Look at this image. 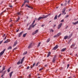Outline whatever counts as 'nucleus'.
Masks as SVG:
<instances>
[{
  "label": "nucleus",
  "mask_w": 78,
  "mask_h": 78,
  "mask_svg": "<svg viewBox=\"0 0 78 78\" xmlns=\"http://www.w3.org/2000/svg\"><path fill=\"white\" fill-rule=\"evenodd\" d=\"M50 15V14H48L47 15L45 16V15H43V17H40L38 19V21H39L41 19H45L46 18H47Z\"/></svg>",
  "instance_id": "f257e3e1"
},
{
  "label": "nucleus",
  "mask_w": 78,
  "mask_h": 78,
  "mask_svg": "<svg viewBox=\"0 0 78 78\" xmlns=\"http://www.w3.org/2000/svg\"><path fill=\"white\" fill-rule=\"evenodd\" d=\"M5 49H4L3 51H2L0 53V57H1L2 55L3 54V53H5Z\"/></svg>",
  "instance_id": "f03ea898"
},
{
  "label": "nucleus",
  "mask_w": 78,
  "mask_h": 78,
  "mask_svg": "<svg viewBox=\"0 0 78 78\" xmlns=\"http://www.w3.org/2000/svg\"><path fill=\"white\" fill-rule=\"evenodd\" d=\"M62 25V23H60V24L58 26V30L60 29V28L61 27Z\"/></svg>",
  "instance_id": "7ed1b4c3"
},
{
  "label": "nucleus",
  "mask_w": 78,
  "mask_h": 78,
  "mask_svg": "<svg viewBox=\"0 0 78 78\" xmlns=\"http://www.w3.org/2000/svg\"><path fill=\"white\" fill-rule=\"evenodd\" d=\"M66 8H64L62 10V12L63 13V14H66V12H65L66 11Z\"/></svg>",
  "instance_id": "20e7f679"
},
{
  "label": "nucleus",
  "mask_w": 78,
  "mask_h": 78,
  "mask_svg": "<svg viewBox=\"0 0 78 78\" xmlns=\"http://www.w3.org/2000/svg\"><path fill=\"white\" fill-rule=\"evenodd\" d=\"M55 61H56V55H55L54 57L53 58V59L52 62L53 63L55 62Z\"/></svg>",
  "instance_id": "39448f33"
},
{
  "label": "nucleus",
  "mask_w": 78,
  "mask_h": 78,
  "mask_svg": "<svg viewBox=\"0 0 78 78\" xmlns=\"http://www.w3.org/2000/svg\"><path fill=\"white\" fill-rule=\"evenodd\" d=\"M75 45L76 44H73L70 47L71 48H73L74 47H75Z\"/></svg>",
  "instance_id": "423d86ee"
},
{
  "label": "nucleus",
  "mask_w": 78,
  "mask_h": 78,
  "mask_svg": "<svg viewBox=\"0 0 78 78\" xmlns=\"http://www.w3.org/2000/svg\"><path fill=\"white\" fill-rule=\"evenodd\" d=\"M58 48V45H56L54 47V48H53L52 50H56V49H57Z\"/></svg>",
  "instance_id": "0eeeda50"
},
{
  "label": "nucleus",
  "mask_w": 78,
  "mask_h": 78,
  "mask_svg": "<svg viewBox=\"0 0 78 78\" xmlns=\"http://www.w3.org/2000/svg\"><path fill=\"white\" fill-rule=\"evenodd\" d=\"M32 47V43H31L30 44H29V45L28 47V48L30 49V48H31Z\"/></svg>",
  "instance_id": "6e6552de"
},
{
  "label": "nucleus",
  "mask_w": 78,
  "mask_h": 78,
  "mask_svg": "<svg viewBox=\"0 0 78 78\" xmlns=\"http://www.w3.org/2000/svg\"><path fill=\"white\" fill-rule=\"evenodd\" d=\"M72 35H73V33H71L69 36H68V39H70V38L71 37H72Z\"/></svg>",
  "instance_id": "1a4fd4ad"
},
{
  "label": "nucleus",
  "mask_w": 78,
  "mask_h": 78,
  "mask_svg": "<svg viewBox=\"0 0 78 78\" xmlns=\"http://www.w3.org/2000/svg\"><path fill=\"white\" fill-rule=\"evenodd\" d=\"M24 58H25V57H23L21 59V64H22L23 63V60H24Z\"/></svg>",
  "instance_id": "9d476101"
},
{
  "label": "nucleus",
  "mask_w": 78,
  "mask_h": 78,
  "mask_svg": "<svg viewBox=\"0 0 78 78\" xmlns=\"http://www.w3.org/2000/svg\"><path fill=\"white\" fill-rule=\"evenodd\" d=\"M26 6L28 7V8H31V9H33V7H31V6H29L27 4L26 5Z\"/></svg>",
  "instance_id": "9b49d317"
},
{
  "label": "nucleus",
  "mask_w": 78,
  "mask_h": 78,
  "mask_svg": "<svg viewBox=\"0 0 78 78\" xmlns=\"http://www.w3.org/2000/svg\"><path fill=\"white\" fill-rule=\"evenodd\" d=\"M26 3H29V1L28 0H25L24 2V4H25Z\"/></svg>",
  "instance_id": "f8f14e48"
},
{
  "label": "nucleus",
  "mask_w": 78,
  "mask_h": 78,
  "mask_svg": "<svg viewBox=\"0 0 78 78\" xmlns=\"http://www.w3.org/2000/svg\"><path fill=\"white\" fill-rule=\"evenodd\" d=\"M20 17H18L17 19V20H16L15 21V22H19V20H20Z\"/></svg>",
  "instance_id": "ddd939ff"
},
{
  "label": "nucleus",
  "mask_w": 78,
  "mask_h": 78,
  "mask_svg": "<svg viewBox=\"0 0 78 78\" xmlns=\"http://www.w3.org/2000/svg\"><path fill=\"white\" fill-rule=\"evenodd\" d=\"M23 34V32H20V34H19V37H20L21 36V35H22Z\"/></svg>",
  "instance_id": "4468645a"
},
{
  "label": "nucleus",
  "mask_w": 78,
  "mask_h": 78,
  "mask_svg": "<svg viewBox=\"0 0 78 78\" xmlns=\"http://www.w3.org/2000/svg\"><path fill=\"white\" fill-rule=\"evenodd\" d=\"M17 44V41H16L14 43V44L13 45V47H15V46L16 45V44Z\"/></svg>",
  "instance_id": "2eb2a0df"
},
{
  "label": "nucleus",
  "mask_w": 78,
  "mask_h": 78,
  "mask_svg": "<svg viewBox=\"0 0 78 78\" xmlns=\"http://www.w3.org/2000/svg\"><path fill=\"white\" fill-rule=\"evenodd\" d=\"M66 50V48H63L62 49H61V51H62V52Z\"/></svg>",
  "instance_id": "dca6fc26"
},
{
  "label": "nucleus",
  "mask_w": 78,
  "mask_h": 78,
  "mask_svg": "<svg viewBox=\"0 0 78 78\" xmlns=\"http://www.w3.org/2000/svg\"><path fill=\"white\" fill-rule=\"evenodd\" d=\"M13 73V72H11V73H9L10 78H11Z\"/></svg>",
  "instance_id": "f3484780"
},
{
  "label": "nucleus",
  "mask_w": 78,
  "mask_h": 78,
  "mask_svg": "<svg viewBox=\"0 0 78 78\" xmlns=\"http://www.w3.org/2000/svg\"><path fill=\"white\" fill-rule=\"evenodd\" d=\"M50 54H51V52H49L47 55V57H49L50 55Z\"/></svg>",
  "instance_id": "a211bd4d"
},
{
  "label": "nucleus",
  "mask_w": 78,
  "mask_h": 78,
  "mask_svg": "<svg viewBox=\"0 0 78 78\" xmlns=\"http://www.w3.org/2000/svg\"><path fill=\"white\" fill-rule=\"evenodd\" d=\"M73 23V25H76V24H78V21H77L74 23Z\"/></svg>",
  "instance_id": "6ab92c4d"
},
{
  "label": "nucleus",
  "mask_w": 78,
  "mask_h": 78,
  "mask_svg": "<svg viewBox=\"0 0 78 78\" xmlns=\"http://www.w3.org/2000/svg\"><path fill=\"white\" fill-rule=\"evenodd\" d=\"M68 36H65L64 37V39H68Z\"/></svg>",
  "instance_id": "aec40b11"
},
{
  "label": "nucleus",
  "mask_w": 78,
  "mask_h": 78,
  "mask_svg": "<svg viewBox=\"0 0 78 78\" xmlns=\"http://www.w3.org/2000/svg\"><path fill=\"white\" fill-rule=\"evenodd\" d=\"M35 22V20H34L33 22L31 24V26H33L34 25V23Z\"/></svg>",
  "instance_id": "412c9836"
},
{
  "label": "nucleus",
  "mask_w": 78,
  "mask_h": 78,
  "mask_svg": "<svg viewBox=\"0 0 78 78\" xmlns=\"http://www.w3.org/2000/svg\"><path fill=\"white\" fill-rule=\"evenodd\" d=\"M5 72H6V71H5L4 72V73L3 74V75H2L1 76V77H3V75H5Z\"/></svg>",
  "instance_id": "4be33fe9"
},
{
  "label": "nucleus",
  "mask_w": 78,
  "mask_h": 78,
  "mask_svg": "<svg viewBox=\"0 0 78 78\" xmlns=\"http://www.w3.org/2000/svg\"><path fill=\"white\" fill-rule=\"evenodd\" d=\"M39 31V30H35L34 32V33H35V34H36L37 32Z\"/></svg>",
  "instance_id": "5701e85b"
},
{
  "label": "nucleus",
  "mask_w": 78,
  "mask_h": 78,
  "mask_svg": "<svg viewBox=\"0 0 78 78\" xmlns=\"http://www.w3.org/2000/svg\"><path fill=\"white\" fill-rule=\"evenodd\" d=\"M54 19V20H56L57 19V15L55 16Z\"/></svg>",
  "instance_id": "b1692460"
},
{
  "label": "nucleus",
  "mask_w": 78,
  "mask_h": 78,
  "mask_svg": "<svg viewBox=\"0 0 78 78\" xmlns=\"http://www.w3.org/2000/svg\"><path fill=\"white\" fill-rule=\"evenodd\" d=\"M12 49V47L11 46H9L8 48V50H9Z\"/></svg>",
  "instance_id": "393cba45"
},
{
  "label": "nucleus",
  "mask_w": 78,
  "mask_h": 78,
  "mask_svg": "<svg viewBox=\"0 0 78 78\" xmlns=\"http://www.w3.org/2000/svg\"><path fill=\"white\" fill-rule=\"evenodd\" d=\"M50 38H49L47 40V42H50Z\"/></svg>",
  "instance_id": "a878e982"
},
{
  "label": "nucleus",
  "mask_w": 78,
  "mask_h": 78,
  "mask_svg": "<svg viewBox=\"0 0 78 78\" xmlns=\"http://www.w3.org/2000/svg\"><path fill=\"white\" fill-rule=\"evenodd\" d=\"M31 29V25H30V26L28 28V30H30Z\"/></svg>",
  "instance_id": "bb28decb"
},
{
  "label": "nucleus",
  "mask_w": 78,
  "mask_h": 78,
  "mask_svg": "<svg viewBox=\"0 0 78 78\" xmlns=\"http://www.w3.org/2000/svg\"><path fill=\"white\" fill-rule=\"evenodd\" d=\"M61 33H58L57 34L58 37H59V36L61 35Z\"/></svg>",
  "instance_id": "cd10ccee"
},
{
  "label": "nucleus",
  "mask_w": 78,
  "mask_h": 78,
  "mask_svg": "<svg viewBox=\"0 0 78 78\" xmlns=\"http://www.w3.org/2000/svg\"><path fill=\"white\" fill-rule=\"evenodd\" d=\"M41 42H39L37 46V47H39L40 46V45H41Z\"/></svg>",
  "instance_id": "c85d7f7f"
},
{
  "label": "nucleus",
  "mask_w": 78,
  "mask_h": 78,
  "mask_svg": "<svg viewBox=\"0 0 78 78\" xmlns=\"http://www.w3.org/2000/svg\"><path fill=\"white\" fill-rule=\"evenodd\" d=\"M26 35H27V33L23 34V37H25L26 36Z\"/></svg>",
  "instance_id": "c756f323"
},
{
  "label": "nucleus",
  "mask_w": 78,
  "mask_h": 78,
  "mask_svg": "<svg viewBox=\"0 0 78 78\" xmlns=\"http://www.w3.org/2000/svg\"><path fill=\"white\" fill-rule=\"evenodd\" d=\"M8 42V40H6L4 42V43H7V42Z\"/></svg>",
  "instance_id": "7c9ffc66"
},
{
  "label": "nucleus",
  "mask_w": 78,
  "mask_h": 78,
  "mask_svg": "<svg viewBox=\"0 0 78 78\" xmlns=\"http://www.w3.org/2000/svg\"><path fill=\"white\" fill-rule=\"evenodd\" d=\"M58 37L57 35H56L54 36L53 37H54V38Z\"/></svg>",
  "instance_id": "2f4dec72"
},
{
  "label": "nucleus",
  "mask_w": 78,
  "mask_h": 78,
  "mask_svg": "<svg viewBox=\"0 0 78 78\" xmlns=\"http://www.w3.org/2000/svg\"><path fill=\"white\" fill-rule=\"evenodd\" d=\"M5 70V66H4L3 67V69H2V71H3V70Z\"/></svg>",
  "instance_id": "473e14b6"
},
{
  "label": "nucleus",
  "mask_w": 78,
  "mask_h": 78,
  "mask_svg": "<svg viewBox=\"0 0 78 78\" xmlns=\"http://www.w3.org/2000/svg\"><path fill=\"white\" fill-rule=\"evenodd\" d=\"M26 54H27V52L26 51L24 52V53L23 54L24 55H26Z\"/></svg>",
  "instance_id": "72a5a7b5"
},
{
  "label": "nucleus",
  "mask_w": 78,
  "mask_h": 78,
  "mask_svg": "<svg viewBox=\"0 0 78 78\" xmlns=\"http://www.w3.org/2000/svg\"><path fill=\"white\" fill-rule=\"evenodd\" d=\"M17 64L18 65H19L20 64V62L19 61L17 62Z\"/></svg>",
  "instance_id": "f704fd0d"
},
{
  "label": "nucleus",
  "mask_w": 78,
  "mask_h": 78,
  "mask_svg": "<svg viewBox=\"0 0 78 78\" xmlns=\"http://www.w3.org/2000/svg\"><path fill=\"white\" fill-rule=\"evenodd\" d=\"M7 71H8V72H10V69H7Z\"/></svg>",
  "instance_id": "c9c22d12"
},
{
  "label": "nucleus",
  "mask_w": 78,
  "mask_h": 78,
  "mask_svg": "<svg viewBox=\"0 0 78 78\" xmlns=\"http://www.w3.org/2000/svg\"><path fill=\"white\" fill-rule=\"evenodd\" d=\"M9 7H10V8H12V5H9Z\"/></svg>",
  "instance_id": "e433bc0d"
},
{
  "label": "nucleus",
  "mask_w": 78,
  "mask_h": 78,
  "mask_svg": "<svg viewBox=\"0 0 78 78\" xmlns=\"http://www.w3.org/2000/svg\"><path fill=\"white\" fill-rule=\"evenodd\" d=\"M59 69L61 70H62V67H60L59 68Z\"/></svg>",
  "instance_id": "4c0bfd02"
},
{
  "label": "nucleus",
  "mask_w": 78,
  "mask_h": 78,
  "mask_svg": "<svg viewBox=\"0 0 78 78\" xmlns=\"http://www.w3.org/2000/svg\"><path fill=\"white\" fill-rule=\"evenodd\" d=\"M69 66H70V65L69 64H68L67 65V69H68V68H69Z\"/></svg>",
  "instance_id": "58836bf2"
},
{
  "label": "nucleus",
  "mask_w": 78,
  "mask_h": 78,
  "mask_svg": "<svg viewBox=\"0 0 78 78\" xmlns=\"http://www.w3.org/2000/svg\"><path fill=\"white\" fill-rule=\"evenodd\" d=\"M30 69V66H28L27 68V69Z\"/></svg>",
  "instance_id": "ea45409f"
},
{
  "label": "nucleus",
  "mask_w": 78,
  "mask_h": 78,
  "mask_svg": "<svg viewBox=\"0 0 78 78\" xmlns=\"http://www.w3.org/2000/svg\"><path fill=\"white\" fill-rule=\"evenodd\" d=\"M64 20H61V22H64Z\"/></svg>",
  "instance_id": "a19ab883"
},
{
  "label": "nucleus",
  "mask_w": 78,
  "mask_h": 78,
  "mask_svg": "<svg viewBox=\"0 0 78 78\" xmlns=\"http://www.w3.org/2000/svg\"><path fill=\"white\" fill-rule=\"evenodd\" d=\"M28 78H31V75H30L28 77Z\"/></svg>",
  "instance_id": "79ce46f5"
},
{
  "label": "nucleus",
  "mask_w": 78,
  "mask_h": 78,
  "mask_svg": "<svg viewBox=\"0 0 78 78\" xmlns=\"http://www.w3.org/2000/svg\"><path fill=\"white\" fill-rule=\"evenodd\" d=\"M17 14L18 15H21L20 13V12H18Z\"/></svg>",
  "instance_id": "37998d69"
},
{
  "label": "nucleus",
  "mask_w": 78,
  "mask_h": 78,
  "mask_svg": "<svg viewBox=\"0 0 78 78\" xmlns=\"http://www.w3.org/2000/svg\"><path fill=\"white\" fill-rule=\"evenodd\" d=\"M35 63H34L33 64V67H34V66H35Z\"/></svg>",
  "instance_id": "c03bdc74"
},
{
  "label": "nucleus",
  "mask_w": 78,
  "mask_h": 78,
  "mask_svg": "<svg viewBox=\"0 0 78 78\" xmlns=\"http://www.w3.org/2000/svg\"><path fill=\"white\" fill-rule=\"evenodd\" d=\"M36 34L35 32H33L32 33V35H34V34Z\"/></svg>",
  "instance_id": "a18cd8bd"
},
{
  "label": "nucleus",
  "mask_w": 78,
  "mask_h": 78,
  "mask_svg": "<svg viewBox=\"0 0 78 78\" xmlns=\"http://www.w3.org/2000/svg\"><path fill=\"white\" fill-rule=\"evenodd\" d=\"M67 28H68V26H66L65 27V29H66H66H67Z\"/></svg>",
  "instance_id": "49530a36"
},
{
  "label": "nucleus",
  "mask_w": 78,
  "mask_h": 78,
  "mask_svg": "<svg viewBox=\"0 0 78 78\" xmlns=\"http://www.w3.org/2000/svg\"><path fill=\"white\" fill-rule=\"evenodd\" d=\"M43 69L42 68H41L39 69V71H41V70H42Z\"/></svg>",
  "instance_id": "de8ad7c7"
},
{
  "label": "nucleus",
  "mask_w": 78,
  "mask_h": 78,
  "mask_svg": "<svg viewBox=\"0 0 78 78\" xmlns=\"http://www.w3.org/2000/svg\"><path fill=\"white\" fill-rule=\"evenodd\" d=\"M5 34H4L2 36V37H5Z\"/></svg>",
  "instance_id": "09e8293b"
},
{
  "label": "nucleus",
  "mask_w": 78,
  "mask_h": 78,
  "mask_svg": "<svg viewBox=\"0 0 78 78\" xmlns=\"http://www.w3.org/2000/svg\"><path fill=\"white\" fill-rule=\"evenodd\" d=\"M61 16V14H60L58 16V17H60V16Z\"/></svg>",
  "instance_id": "8fccbe9b"
},
{
  "label": "nucleus",
  "mask_w": 78,
  "mask_h": 78,
  "mask_svg": "<svg viewBox=\"0 0 78 78\" xmlns=\"http://www.w3.org/2000/svg\"><path fill=\"white\" fill-rule=\"evenodd\" d=\"M3 42V41H0V44H2V42Z\"/></svg>",
  "instance_id": "3c124183"
},
{
  "label": "nucleus",
  "mask_w": 78,
  "mask_h": 78,
  "mask_svg": "<svg viewBox=\"0 0 78 78\" xmlns=\"http://www.w3.org/2000/svg\"><path fill=\"white\" fill-rule=\"evenodd\" d=\"M72 10V9H69V11H70Z\"/></svg>",
  "instance_id": "603ef678"
},
{
  "label": "nucleus",
  "mask_w": 78,
  "mask_h": 78,
  "mask_svg": "<svg viewBox=\"0 0 78 78\" xmlns=\"http://www.w3.org/2000/svg\"><path fill=\"white\" fill-rule=\"evenodd\" d=\"M3 71H2V70L0 71V73H2V72H3Z\"/></svg>",
  "instance_id": "864d4df0"
},
{
  "label": "nucleus",
  "mask_w": 78,
  "mask_h": 78,
  "mask_svg": "<svg viewBox=\"0 0 78 78\" xmlns=\"http://www.w3.org/2000/svg\"><path fill=\"white\" fill-rule=\"evenodd\" d=\"M39 64V62H37L36 65V66H37V65Z\"/></svg>",
  "instance_id": "5fc2aeb1"
},
{
  "label": "nucleus",
  "mask_w": 78,
  "mask_h": 78,
  "mask_svg": "<svg viewBox=\"0 0 78 78\" xmlns=\"http://www.w3.org/2000/svg\"><path fill=\"white\" fill-rule=\"evenodd\" d=\"M17 49V48H15L13 49L14 50H16Z\"/></svg>",
  "instance_id": "6e6d98bb"
},
{
  "label": "nucleus",
  "mask_w": 78,
  "mask_h": 78,
  "mask_svg": "<svg viewBox=\"0 0 78 78\" xmlns=\"http://www.w3.org/2000/svg\"><path fill=\"white\" fill-rule=\"evenodd\" d=\"M77 48V47H76L75 48H73V49H76Z\"/></svg>",
  "instance_id": "4d7b16f0"
},
{
  "label": "nucleus",
  "mask_w": 78,
  "mask_h": 78,
  "mask_svg": "<svg viewBox=\"0 0 78 78\" xmlns=\"http://www.w3.org/2000/svg\"><path fill=\"white\" fill-rule=\"evenodd\" d=\"M44 25H41V27H44Z\"/></svg>",
  "instance_id": "13d9d810"
},
{
  "label": "nucleus",
  "mask_w": 78,
  "mask_h": 78,
  "mask_svg": "<svg viewBox=\"0 0 78 78\" xmlns=\"http://www.w3.org/2000/svg\"><path fill=\"white\" fill-rule=\"evenodd\" d=\"M36 25V24H35L34 25H33V26L32 27L33 28V27H34Z\"/></svg>",
  "instance_id": "bf43d9fd"
},
{
  "label": "nucleus",
  "mask_w": 78,
  "mask_h": 78,
  "mask_svg": "<svg viewBox=\"0 0 78 78\" xmlns=\"http://www.w3.org/2000/svg\"><path fill=\"white\" fill-rule=\"evenodd\" d=\"M19 30L18 29L16 31V32H18V31H19Z\"/></svg>",
  "instance_id": "052dcab7"
},
{
  "label": "nucleus",
  "mask_w": 78,
  "mask_h": 78,
  "mask_svg": "<svg viewBox=\"0 0 78 78\" xmlns=\"http://www.w3.org/2000/svg\"><path fill=\"white\" fill-rule=\"evenodd\" d=\"M6 39V37H5V38H4V40H5V39Z\"/></svg>",
  "instance_id": "680f3d73"
},
{
  "label": "nucleus",
  "mask_w": 78,
  "mask_h": 78,
  "mask_svg": "<svg viewBox=\"0 0 78 78\" xmlns=\"http://www.w3.org/2000/svg\"><path fill=\"white\" fill-rule=\"evenodd\" d=\"M51 31H52V32H53V31H54V30H53V29H51Z\"/></svg>",
  "instance_id": "e2e57ef3"
},
{
  "label": "nucleus",
  "mask_w": 78,
  "mask_h": 78,
  "mask_svg": "<svg viewBox=\"0 0 78 78\" xmlns=\"http://www.w3.org/2000/svg\"><path fill=\"white\" fill-rule=\"evenodd\" d=\"M12 22V20H10L9 21V22Z\"/></svg>",
  "instance_id": "0e129e2a"
},
{
  "label": "nucleus",
  "mask_w": 78,
  "mask_h": 78,
  "mask_svg": "<svg viewBox=\"0 0 78 78\" xmlns=\"http://www.w3.org/2000/svg\"><path fill=\"white\" fill-rule=\"evenodd\" d=\"M69 17V15H67L66 16V17Z\"/></svg>",
  "instance_id": "69168bd1"
},
{
  "label": "nucleus",
  "mask_w": 78,
  "mask_h": 78,
  "mask_svg": "<svg viewBox=\"0 0 78 78\" xmlns=\"http://www.w3.org/2000/svg\"><path fill=\"white\" fill-rule=\"evenodd\" d=\"M56 27V24H55L54 25V27Z\"/></svg>",
  "instance_id": "338daca9"
},
{
  "label": "nucleus",
  "mask_w": 78,
  "mask_h": 78,
  "mask_svg": "<svg viewBox=\"0 0 78 78\" xmlns=\"http://www.w3.org/2000/svg\"><path fill=\"white\" fill-rule=\"evenodd\" d=\"M61 6H63V4H61Z\"/></svg>",
  "instance_id": "774afa93"
}]
</instances>
